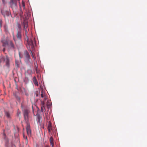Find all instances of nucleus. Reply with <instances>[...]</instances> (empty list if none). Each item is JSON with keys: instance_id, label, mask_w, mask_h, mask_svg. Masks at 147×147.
<instances>
[{"instance_id": "1", "label": "nucleus", "mask_w": 147, "mask_h": 147, "mask_svg": "<svg viewBox=\"0 0 147 147\" xmlns=\"http://www.w3.org/2000/svg\"><path fill=\"white\" fill-rule=\"evenodd\" d=\"M24 28L25 29V34L26 37L25 39L27 42L29 46V49L31 48L32 49L36 46V43L34 41V38L32 37V36H31L32 38H29V37L28 35V32L26 29H27L28 27V24L26 23L24 24Z\"/></svg>"}, {"instance_id": "2", "label": "nucleus", "mask_w": 147, "mask_h": 147, "mask_svg": "<svg viewBox=\"0 0 147 147\" xmlns=\"http://www.w3.org/2000/svg\"><path fill=\"white\" fill-rule=\"evenodd\" d=\"M29 111L28 110L26 109L24 110V115L26 121H27L28 119V113Z\"/></svg>"}, {"instance_id": "3", "label": "nucleus", "mask_w": 147, "mask_h": 147, "mask_svg": "<svg viewBox=\"0 0 147 147\" xmlns=\"http://www.w3.org/2000/svg\"><path fill=\"white\" fill-rule=\"evenodd\" d=\"M26 129L27 134L29 136H31V131L30 129V125L28 124H27Z\"/></svg>"}, {"instance_id": "4", "label": "nucleus", "mask_w": 147, "mask_h": 147, "mask_svg": "<svg viewBox=\"0 0 147 147\" xmlns=\"http://www.w3.org/2000/svg\"><path fill=\"white\" fill-rule=\"evenodd\" d=\"M41 110L42 112H43L44 111H45V102L43 101H41Z\"/></svg>"}, {"instance_id": "5", "label": "nucleus", "mask_w": 147, "mask_h": 147, "mask_svg": "<svg viewBox=\"0 0 147 147\" xmlns=\"http://www.w3.org/2000/svg\"><path fill=\"white\" fill-rule=\"evenodd\" d=\"M4 59V61L6 63V65L7 66H9V62L8 58L7 56H6V58L4 59L3 58L2 59V60Z\"/></svg>"}, {"instance_id": "6", "label": "nucleus", "mask_w": 147, "mask_h": 147, "mask_svg": "<svg viewBox=\"0 0 147 147\" xmlns=\"http://www.w3.org/2000/svg\"><path fill=\"white\" fill-rule=\"evenodd\" d=\"M24 56L26 60H28L29 59L30 55L27 51H26L24 52Z\"/></svg>"}, {"instance_id": "7", "label": "nucleus", "mask_w": 147, "mask_h": 147, "mask_svg": "<svg viewBox=\"0 0 147 147\" xmlns=\"http://www.w3.org/2000/svg\"><path fill=\"white\" fill-rule=\"evenodd\" d=\"M8 45L9 47L10 48L12 49L14 48V45L11 41H10L9 42Z\"/></svg>"}, {"instance_id": "8", "label": "nucleus", "mask_w": 147, "mask_h": 147, "mask_svg": "<svg viewBox=\"0 0 147 147\" xmlns=\"http://www.w3.org/2000/svg\"><path fill=\"white\" fill-rule=\"evenodd\" d=\"M33 82L35 85L38 86V83L37 81V80L36 79V78L35 77H34L33 78Z\"/></svg>"}, {"instance_id": "9", "label": "nucleus", "mask_w": 147, "mask_h": 147, "mask_svg": "<svg viewBox=\"0 0 147 147\" xmlns=\"http://www.w3.org/2000/svg\"><path fill=\"white\" fill-rule=\"evenodd\" d=\"M18 38L19 39H20L21 38V33L20 32H18L17 34V36Z\"/></svg>"}, {"instance_id": "10", "label": "nucleus", "mask_w": 147, "mask_h": 147, "mask_svg": "<svg viewBox=\"0 0 147 147\" xmlns=\"http://www.w3.org/2000/svg\"><path fill=\"white\" fill-rule=\"evenodd\" d=\"M50 142L51 145L52 146V147H53V138L51 137L50 138Z\"/></svg>"}, {"instance_id": "11", "label": "nucleus", "mask_w": 147, "mask_h": 147, "mask_svg": "<svg viewBox=\"0 0 147 147\" xmlns=\"http://www.w3.org/2000/svg\"><path fill=\"white\" fill-rule=\"evenodd\" d=\"M47 99V97L46 96H44V97L42 98V99H41V101H43L44 102Z\"/></svg>"}, {"instance_id": "12", "label": "nucleus", "mask_w": 147, "mask_h": 147, "mask_svg": "<svg viewBox=\"0 0 147 147\" xmlns=\"http://www.w3.org/2000/svg\"><path fill=\"white\" fill-rule=\"evenodd\" d=\"M47 99V97L46 96H44V97L42 98V99H41V101H43L44 102Z\"/></svg>"}, {"instance_id": "13", "label": "nucleus", "mask_w": 147, "mask_h": 147, "mask_svg": "<svg viewBox=\"0 0 147 147\" xmlns=\"http://www.w3.org/2000/svg\"><path fill=\"white\" fill-rule=\"evenodd\" d=\"M5 114L6 116L8 117H10V114L8 112H5Z\"/></svg>"}, {"instance_id": "14", "label": "nucleus", "mask_w": 147, "mask_h": 147, "mask_svg": "<svg viewBox=\"0 0 147 147\" xmlns=\"http://www.w3.org/2000/svg\"><path fill=\"white\" fill-rule=\"evenodd\" d=\"M41 97L42 98L44 97V96H45L46 95H45V93H43V92H41V93L40 95Z\"/></svg>"}, {"instance_id": "15", "label": "nucleus", "mask_w": 147, "mask_h": 147, "mask_svg": "<svg viewBox=\"0 0 147 147\" xmlns=\"http://www.w3.org/2000/svg\"><path fill=\"white\" fill-rule=\"evenodd\" d=\"M11 7H12V5H13V2L12 0H11L9 3Z\"/></svg>"}, {"instance_id": "16", "label": "nucleus", "mask_w": 147, "mask_h": 147, "mask_svg": "<svg viewBox=\"0 0 147 147\" xmlns=\"http://www.w3.org/2000/svg\"><path fill=\"white\" fill-rule=\"evenodd\" d=\"M22 5L23 8L24 9L25 7V6L24 3L23 1H22Z\"/></svg>"}, {"instance_id": "17", "label": "nucleus", "mask_w": 147, "mask_h": 147, "mask_svg": "<svg viewBox=\"0 0 147 147\" xmlns=\"http://www.w3.org/2000/svg\"><path fill=\"white\" fill-rule=\"evenodd\" d=\"M47 105L48 106V108L49 107V106L50 105V102L49 101H47Z\"/></svg>"}, {"instance_id": "18", "label": "nucleus", "mask_w": 147, "mask_h": 147, "mask_svg": "<svg viewBox=\"0 0 147 147\" xmlns=\"http://www.w3.org/2000/svg\"><path fill=\"white\" fill-rule=\"evenodd\" d=\"M30 51L31 52V53H32V58H33V59H34V60H35V57H34V56L33 55L32 53V52L31 51L30 49Z\"/></svg>"}, {"instance_id": "19", "label": "nucleus", "mask_w": 147, "mask_h": 147, "mask_svg": "<svg viewBox=\"0 0 147 147\" xmlns=\"http://www.w3.org/2000/svg\"><path fill=\"white\" fill-rule=\"evenodd\" d=\"M6 44L8 45L7 43H5H5H3V46H4V47L6 46Z\"/></svg>"}, {"instance_id": "20", "label": "nucleus", "mask_w": 147, "mask_h": 147, "mask_svg": "<svg viewBox=\"0 0 147 147\" xmlns=\"http://www.w3.org/2000/svg\"><path fill=\"white\" fill-rule=\"evenodd\" d=\"M48 130L49 132H50L51 130V128H50L49 127Z\"/></svg>"}, {"instance_id": "21", "label": "nucleus", "mask_w": 147, "mask_h": 147, "mask_svg": "<svg viewBox=\"0 0 147 147\" xmlns=\"http://www.w3.org/2000/svg\"><path fill=\"white\" fill-rule=\"evenodd\" d=\"M24 138H25L26 139V140L27 141V137L26 136H25L24 135Z\"/></svg>"}, {"instance_id": "22", "label": "nucleus", "mask_w": 147, "mask_h": 147, "mask_svg": "<svg viewBox=\"0 0 147 147\" xmlns=\"http://www.w3.org/2000/svg\"><path fill=\"white\" fill-rule=\"evenodd\" d=\"M18 27L20 28V29H21V27H20V25H18Z\"/></svg>"}, {"instance_id": "23", "label": "nucleus", "mask_w": 147, "mask_h": 147, "mask_svg": "<svg viewBox=\"0 0 147 147\" xmlns=\"http://www.w3.org/2000/svg\"><path fill=\"white\" fill-rule=\"evenodd\" d=\"M3 51L4 52H5V49L4 48L3 49Z\"/></svg>"}, {"instance_id": "24", "label": "nucleus", "mask_w": 147, "mask_h": 147, "mask_svg": "<svg viewBox=\"0 0 147 147\" xmlns=\"http://www.w3.org/2000/svg\"><path fill=\"white\" fill-rule=\"evenodd\" d=\"M2 0V1L3 2V3H5V2H4V0Z\"/></svg>"}, {"instance_id": "25", "label": "nucleus", "mask_w": 147, "mask_h": 147, "mask_svg": "<svg viewBox=\"0 0 147 147\" xmlns=\"http://www.w3.org/2000/svg\"><path fill=\"white\" fill-rule=\"evenodd\" d=\"M18 1H19V3L20 4V0H18Z\"/></svg>"}, {"instance_id": "26", "label": "nucleus", "mask_w": 147, "mask_h": 147, "mask_svg": "<svg viewBox=\"0 0 147 147\" xmlns=\"http://www.w3.org/2000/svg\"><path fill=\"white\" fill-rule=\"evenodd\" d=\"M13 39H14V40L15 41V42H16V40H15V38H13Z\"/></svg>"}, {"instance_id": "27", "label": "nucleus", "mask_w": 147, "mask_h": 147, "mask_svg": "<svg viewBox=\"0 0 147 147\" xmlns=\"http://www.w3.org/2000/svg\"><path fill=\"white\" fill-rule=\"evenodd\" d=\"M46 147H49L48 146H46Z\"/></svg>"}]
</instances>
